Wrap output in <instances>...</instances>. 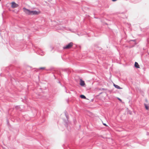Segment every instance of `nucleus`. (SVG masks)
<instances>
[{
    "mask_svg": "<svg viewBox=\"0 0 149 149\" xmlns=\"http://www.w3.org/2000/svg\"><path fill=\"white\" fill-rule=\"evenodd\" d=\"M23 10L24 12L26 14L29 15H37L40 13V12L39 11H31L25 8H23Z\"/></svg>",
    "mask_w": 149,
    "mask_h": 149,
    "instance_id": "nucleus-1",
    "label": "nucleus"
},
{
    "mask_svg": "<svg viewBox=\"0 0 149 149\" xmlns=\"http://www.w3.org/2000/svg\"><path fill=\"white\" fill-rule=\"evenodd\" d=\"M73 43L72 42H70L68 45L63 47V49H70L73 46Z\"/></svg>",
    "mask_w": 149,
    "mask_h": 149,
    "instance_id": "nucleus-2",
    "label": "nucleus"
},
{
    "mask_svg": "<svg viewBox=\"0 0 149 149\" xmlns=\"http://www.w3.org/2000/svg\"><path fill=\"white\" fill-rule=\"evenodd\" d=\"M11 7L13 8H17L19 6V5L14 1L11 2Z\"/></svg>",
    "mask_w": 149,
    "mask_h": 149,
    "instance_id": "nucleus-3",
    "label": "nucleus"
},
{
    "mask_svg": "<svg viewBox=\"0 0 149 149\" xmlns=\"http://www.w3.org/2000/svg\"><path fill=\"white\" fill-rule=\"evenodd\" d=\"M80 85L81 86H84L85 84L84 81L82 80V79H80Z\"/></svg>",
    "mask_w": 149,
    "mask_h": 149,
    "instance_id": "nucleus-4",
    "label": "nucleus"
},
{
    "mask_svg": "<svg viewBox=\"0 0 149 149\" xmlns=\"http://www.w3.org/2000/svg\"><path fill=\"white\" fill-rule=\"evenodd\" d=\"M135 67L137 68H139V65L138 63L136 62H135V65H134Z\"/></svg>",
    "mask_w": 149,
    "mask_h": 149,
    "instance_id": "nucleus-5",
    "label": "nucleus"
},
{
    "mask_svg": "<svg viewBox=\"0 0 149 149\" xmlns=\"http://www.w3.org/2000/svg\"><path fill=\"white\" fill-rule=\"evenodd\" d=\"M114 86L115 87H116V88L118 89H121V88L117 85L114 84Z\"/></svg>",
    "mask_w": 149,
    "mask_h": 149,
    "instance_id": "nucleus-6",
    "label": "nucleus"
},
{
    "mask_svg": "<svg viewBox=\"0 0 149 149\" xmlns=\"http://www.w3.org/2000/svg\"><path fill=\"white\" fill-rule=\"evenodd\" d=\"M80 97L82 99H85L86 98V97L84 95H81Z\"/></svg>",
    "mask_w": 149,
    "mask_h": 149,
    "instance_id": "nucleus-7",
    "label": "nucleus"
},
{
    "mask_svg": "<svg viewBox=\"0 0 149 149\" xmlns=\"http://www.w3.org/2000/svg\"><path fill=\"white\" fill-rule=\"evenodd\" d=\"M144 105H145V107L146 109L147 110H148V109H149V107L146 104H145Z\"/></svg>",
    "mask_w": 149,
    "mask_h": 149,
    "instance_id": "nucleus-8",
    "label": "nucleus"
},
{
    "mask_svg": "<svg viewBox=\"0 0 149 149\" xmlns=\"http://www.w3.org/2000/svg\"><path fill=\"white\" fill-rule=\"evenodd\" d=\"M45 68V67H40L39 68V70H44Z\"/></svg>",
    "mask_w": 149,
    "mask_h": 149,
    "instance_id": "nucleus-9",
    "label": "nucleus"
},
{
    "mask_svg": "<svg viewBox=\"0 0 149 149\" xmlns=\"http://www.w3.org/2000/svg\"><path fill=\"white\" fill-rule=\"evenodd\" d=\"M118 99L119 100L120 102H122V100L121 99H120L119 98H118Z\"/></svg>",
    "mask_w": 149,
    "mask_h": 149,
    "instance_id": "nucleus-10",
    "label": "nucleus"
},
{
    "mask_svg": "<svg viewBox=\"0 0 149 149\" xmlns=\"http://www.w3.org/2000/svg\"><path fill=\"white\" fill-rule=\"evenodd\" d=\"M103 125H105V126H107L106 125V124L104 123V124H103Z\"/></svg>",
    "mask_w": 149,
    "mask_h": 149,
    "instance_id": "nucleus-11",
    "label": "nucleus"
},
{
    "mask_svg": "<svg viewBox=\"0 0 149 149\" xmlns=\"http://www.w3.org/2000/svg\"><path fill=\"white\" fill-rule=\"evenodd\" d=\"M1 0H0V1H1Z\"/></svg>",
    "mask_w": 149,
    "mask_h": 149,
    "instance_id": "nucleus-12",
    "label": "nucleus"
}]
</instances>
